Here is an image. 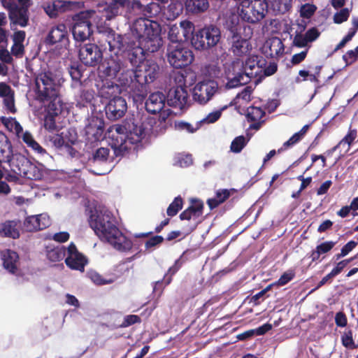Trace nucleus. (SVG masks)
<instances>
[{"label": "nucleus", "instance_id": "nucleus-8", "mask_svg": "<svg viewBox=\"0 0 358 358\" xmlns=\"http://www.w3.org/2000/svg\"><path fill=\"white\" fill-rule=\"evenodd\" d=\"M267 8L266 0H245L242 2L239 16L245 22L255 24L264 18Z\"/></svg>", "mask_w": 358, "mask_h": 358}, {"label": "nucleus", "instance_id": "nucleus-47", "mask_svg": "<svg viewBox=\"0 0 358 358\" xmlns=\"http://www.w3.org/2000/svg\"><path fill=\"white\" fill-rule=\"evenodd\" d=\"M245 138L243 136L236 137L231 143V151L234 153L240 152L245 146Z\"/></svg>", "mask_w": 358, "mask_h": 358}, {"label": "nucleus", "instance_id": "nucleus-54", "mask_svg": "<svg viewBox=\"0 0 358 358\" xmlns=\"http://www.w3.org/2000/svg\"><path fill=\"white\" fill-rule=\"evenodd\" d=\"M164 241V238L162 236L156 235L150 237L145 243V248L146 250H149L150 248H155L157 245H161Z\"/></svg>", "mask_w": 358, "mask_h": 358}, {"label": "nucleus", "instance_id": "nucleus-42", "mask_svg": "<svg viewBox=\"0 0 358 358\" xmlns=\"http://www.w3.org/2000/svg\"><path fill=\"white\" fill-rule=\"evenodd\" d=\"M341 343L346 348L355 349L358 347V344L355 343L352 330L350 329H345L341 335Z\"/></svg>", "mask_w": 358, "mask_h": 358}, {"label": "nucleus", "instance_id": "nucleus-22", "mask_svg": "<svg viewBox=\"0 0 358 358\" xmlns=\"http://www.w3.org/2000/svg\"><path fill=\"white\" fill-rule=\"evenodd\" d=\"M188 92L187 89L172 87L169 90L166 101L169 106L182 109L187 103Z\"/></svg>", "mask_w": 358, "mask_h": 358}, {"label": "nucleus", "instance_id": "nucleus-61", "mask_svg": "<svg viewBox=\"0 0 358 358\" xmlns=\"http://www.w3.org/2000/svg\"><path fill=\"white\" fill-rule=\"evenodd\" d=\"M80 99L83 102V106L85 104L90 103L94 99V92L92 90H83L80 93Z\"/></svg>", "mask_w": 358, "mask_h": 358}, {"label": "nucleus", "instance_id": "nucleus-51", "mask_svg": "<svg viewBox=\"0 0 358 358\" xmlns=\"http://www.w3.org/2000/svg\"><path fill=\"white\" fill-rule=\"evenodd\" d=\"M336 242L333 241H327L321 243L316 246V249L320 253L322 256L329 252L336 245Z\"/></svg>", "mask_w": 358, "mask_h": 358}, {"label": "nucleus", "instance_id": "nucleus-39", "mask_svg": "<svg viewBox=\"0 0 358 358\" xmlns=\"http://www.w3.org/2000/svg\"><path fill=\"white\" fill-rule=\"evenodd\" d=\"M13 147L10 141H6L0 142V159L2 162L8 163L10 165L13 159Z\"/></svg>", "mask_w": 358, "mask_h": 358}, {"label": "nucleus", "instance_id": "nucleus-63", "mask_svg": "<svg viewBox=\"0 0 358 358\" xmlns=\"http://www.w3.org/2000/svg\"><path fill=\"white\" fill-rule=\"evenodd\" d=\"M0 60L6 64H10L13 62V57L5 45L0 48Z\"/></svg>", "mask_w": 358, "mask_h": 358}, {"label": "nucleus", "instance_id": "nucleus-6", "mask_svg": "<svg viewBox=\"0 0 358 358\" xmlns=\"http://www.w3.org/2000/svg\"><path fill=\"white\" fill-rule=\"evenodd\" d=\"M159 66L153 60H145L135 70V80L138 83L137 92L134 94L143 98L146 92V85L153 83L159 73Z\"/></svg>", "mask_w": 358, "mask_h": 358}, {"label": "nucleus", "instance_id": "nucleus-4", "mask_svg": "<svg viewBox=\"0 0 358 358\" xmlns=\"http://www.w3.org/2000/svg\"><path fill=\"white\" fill-rule=\"evenodd\" d=\"M99 13L95 10H86L79 12L72 17V34L77 41H85L92 34V23L96 22Z\"/></svg>", "mask_w": 358, "mask_h": 358}, {"label": "nucleus", "instance_id": "nucleus-41", "mask_svg": "<svg viewBox=\"0 0 358 358\" xmlns=\"http://www.w3.org/2000/svg\"><path fill=\"white\" fill-rule=\"evenodd\" d=\"M265 114L260 107L250 106L247 109L246 118L248 122H257L261 120Z\"/></svg>", "mask_w": 358, "mask_h": 358}, {"label": "nucleus", "instance_id": "nucleus-10", "mask_svg": "<svg viewBox=\"0 0 358 358\" xmlns=\"http://www.w3.org/2000/svg\"><path fill=\"white\" fill-rule=\"evenodd\" d=\"M132 30V28L131 29ZM136 35L131 31V33L120 34L110 29L106 34V42L108 45L110 52L118 55L119 52H126L128 49L135 45Z\"/></svg>", "mask_w": 358, "mask_h": 358}, {"label": "nucleus", "instance_id": "nucleus-27", "mask_svg": "<svg viewBox=\"0 0 358 358\" xmlns=\"http://www.w3.org/2000/svg\"><path fill=\"white\" fill-rule=\"evenodd\" d=\"M3 266L10 273H16L18 271L19 255L12 250L6 249L1 252Z\"/></svg>", "mask_w": 358, "mask_h": 358}, {"label": "nucleus", "instance_id": "nucleus-25", "mask_svg": "<svg viewBox=\"0 0 358 358\" xmlns=\"http://www.w3.org/2000/svg\"><path fill=\"white\" fill-rule=\"evenodd\" d=\"M166 100V97L162 92H153L145 101V109L150 114L159 113L165 107Z\"/></svg>", "mask_w": 358, "mask_h": 358}, {"label": "nucleus", "instance_id": "nucleus-40", "mask_svg": "<svg viewBox=\"0 0 358 358\" xmlns=\"http://www.w3.org/2000/svg\"><path fill=\"white\" fill-rule=\"evenodd\" d=\"M67 253L64 246H57L47 251V258L52 262L62 261Z\"/></svg>", "mask_w": 358, "mask_h": 358}, {"label": "nucleus", "instance_id": "nucleus-58", "mask_svg": "<svg viewBox=\"0 0 358 358\" xmlns=\"http://www.w3.org/2000/svg\"><path fill=\"white\" fill-rule=\"evenodd\" d=\"M3 105L9 113H15L17 112L15 106V93L3 98Z\"/></svg>", "mask_w": 358, "mask_h": 358}, {"label": "nucleus", "instance_id": "nucleus-15", "mask_svg": "<svg viewBox=\"0 0 358 358\" xmlns=\"http://www.w3.org/2000/svg\"><path fill=\"white\" fill-rule=\"evenodd\" d=\"M30 6H18L17 3H6L5 8L8 10L10 25L12 30H14V26L26 27L29 24Z\"/></svg>", "mask_w": 358, "mask_h": 358}, {"label": "nucleus", "instance_id": "nucleus-57", "mask_svg": "<svg viewBox=\"0 0 358 358\" xmlns=\"http://www.w3.org/2000/svg\"><path fill=\"white\" fill-rule=\"evenodd\" d=\"M294 277L295 273L294 271H287L280 277L275 284L278 286H284L294 279Z\"/></svg>", "mask_w": 358, "mask_h": 358}, {"label": "nucleus", "instance_id": "nucleus-32", "mask_svg": "<svg viewBox=\"0 0 358 358\" xmlns=\"http://www.w3.org/2000/svg\"><path fill=\"white\" fill-rule=\"evenodd\" d=\"M110 151L108 148H98L92 150L88 157V162L94 165L105 164L110 160Z\"/></svg>", "mask_w": 358, "mask_h": 358}, {"label": "nucleus", "instance_id": "nucleus-64", "mask_svg": "<svg viewBox=\"0 0 358 358\" xmlns=\"http://www.w3.org/2000/svg\"><path fill=\"white\" fill-rule=\"evenodd\" d=\"M69 73L71 75V78L76 81L80 80L81 77L83 76L82 71L78 65L71 66L69 69Z\"/></svg>", "mask_w": 358, "mask_h": 358}, {"label": "nucleus", "instance_id": "nucleus-31", "mask_svg": "<svg viewBox=\"0 0 358 358\" xmlns=\"http://www.w3.org/2000/svg\"><path fill=\"white\" fill-rule=\"evenodd\" d=\"M121 92L120 87L114 82L106 80L98 90V93L101 98L110 99L113 97L119 96Z\"/></svg>", "mask_w": 358, "mask_h": 358}, {"label": "nucleus", "instance_id": "nucleus-3", "mask_svg": "<svg viewBox=\"0 0 358 358\" xmlns=\"http://www.w3.org/2000/svg\"><path fill=\"white\" fill-rule=\"evenodd\" d=\"M89 223L101 241L107 242L120 252H129L132 241L125 236L115 224V218L108 211L92 213Z\"/></svg>", "mask_w": 358, "mask_h": 358}, {"label": "nucleus", "instance_id": "nucleus-50", "mask_svg": "<svg viewBox=\"0 0 358 358\" xmlns=\"http://www.w3.org/2000/svg\"><path fill=\"white\" fill-rule=\"evenodd\" d=\"M358 59V45L354 49L348 50L343 55V59L346 66H349L355 62Z\"/></svg>", "mask_w": 358, "mask_h": 358}, {"label": "nucleus", "instance_id": "nucleus-28", "mask_svg": "<svg viewBox=\"0 0 358 358\" xmlns=\"http://www.w3.org/2000/svg\"><path fill=\"white\" fill-rule=\"evenodd\" d=\"M320 36V32L316 27H312L303 35H294L292 45L297 48H304L309 43L315 41Z\"/></svg>", "mask_w": 358, "mask_h": 358}, {"label": "nucleus", "instance_id": "nucleus-45", "mask_svg": "<svg viewBox=\"0 0 358 358\" xmlns=\"http://www.w3.org/2000/svg\"><path fill=\"white\" fill-rule=\"evenodd\" d=\"M168 19L174 20L182 10V6L181 3L171 2L167 7Z\"/></svg>", "mask_w": 358, "mask_h": 358}, {"label": "nucleus", "instance_id": "nucleus-7", "mask_svg": "<svg viewBox=\"0 0 358 358\" xmlns=\"http://www.w3.org/2000/svg\"><path fill=\"white\" fill-rule=\"evenodd\" d=\"M220 38V29L216 25L209 24L192 31L191 44L196 50H205L215 46Z\"/></svg>", "mask_w": 358, "mask_h": 358}, {"label": "nucleus", "instance_id": "nucleus-21", "mask_svg": "<svg viewBox=\"0 0 358 358\" xmlns=\"http://www.w3.org/2000/svg\"><path fill=\"white\" fill-rule=\"evenodd\" d=\"M75 4L71 1L54 0L45 3L43 8L50 18L55 19L59 15L71 10Z\"/></svg>", "mask_w": 358, "mask_h": 358}, {"label": "nucleus", "instance_id": "nucleus-29", "mask_svg": "<svg viewBox=\"0 0 358 358\" xmlns=\"http://www.w3.org/2000/svg\"><path fill=\"white\" fill-rule=\"evenodd\" d=\"M103 129V123L101 121L98 119L92 120L85 127V134L88 141H98L102 136Z\"/></svg>", "mask_w": 358, "mask_h": 358}, {"label": "nucleus", "instance_id": "nucleus-16", "mask_svg": "<svg viewBox=\"0 0 358 358\" xmlns=\"http://www.w3.org/2000/svg\"><path fill=\"white\" fill-rule=\"evenodd\" d=\"M80 62L87 66H96L103 59V52L94 43H87L80 46L79 50Z\"/></svg>", "mask_w": 358, "mask_h": 358}, {"label": "nucleus", "instance_id": "nucleus-26", "mask_svg": "<svg viewBox=\"0 0 358 358\" xmlns=\"http://www.w3.org/2000/svg\"><path fill=\"white\" fill-rule=\"evenodd\" d=\"M20 221L18 220H6L0 223V235L13 239L20 236Z\"/></svg>", "mask_w": 358, "mask_h": 358}, {"label": "nucleus", "instance_id": "nucleus-34", "mask_svg": "<svg viewBox=\"0 0 358 358\" xmlns=\"http://www.w3.org/2000/svg\"><path fill=\"white\" fill-rule=\"evenodd\" d=\"M182 264L183 262L181 257L176 259L174 264L169 268L167 273L164 275L163 280L156 282L154 289L155 290L158 287L162 288L163 284H164V287L169 285L172 281V276L180 270Z\"/></svg>", "mask_w": 358, "mask_h": 358}, {"label": "nucleus", "instance_id": "nucleus-35", "mask_svg": "<svg viewBox=\"0 0 358 358\" xmlns=\"http://www.w3.org/2000/svg\"><path fill=\"white\" fill-rule=\"evenodd\" d=\"M134 6L141 9L144 15L148 17H153L158 15L162 11V6L159 3L152 1L146 6H143L139 1H134Z\"/></svg>", "mask_w": 358, "mask_h": 358}, {"label": "nucleus", "instance_id": "nucleus-55", "mask_svg": "<svg viewBox=\"0 0 358 358\" xmlns=\"http://www.w3.org/2000/svg\"><path fill=\"white\" fill-rule=\"evenodd\" d=\"M317 10V7L313 4L306 3L302 6L300 10L301 17L309 19Z\"/></svg>", "mask_w": 358, "mask_h": 358}, {"label": "nucleus", "instance_id": "nucleus-43", "mask_svg": "<svg viewBox=\"0 0 358 358\" xmlns=\"http://www.w3.org/2000/svg\"><path fill=\"white\" fill-rule=\"evenodd\" d=\"M183 200L180 196L176 197L170 203L166 210V213L169 217H173L182 209Z\"/></svg>", "mask_w": 358, "mask_h": 358}, {"label": "nucleus", "instance_id": "nucleus-24", "mask_svg": "<svg viewBox=\"0 0 358 358\" xmlns=\"http://www.w3.org/2000/svg\"><path fill=\"white\" fill-rule=\"evenodd\" d=\"M230 40L231 50L234 55L243 57L246 55L252 50L249 41L243 38L240 34L231 31Z\"/></svg>", "mask_w": 358, "mask_h": 358}, {"label": "nucleus", "instance_id": "nucleus-5", "mask_svg": "<svg viewBox=\"0 0 358 358\" xmlns=\"http://www.w3.org/2000/svg\"><path fill=\"white\" fill-rule=\"evenodd\" d=\"M143 134L144 130L137 125L134 126L132 130H129L127 135L109 134L110 145L115 156L122 157L129 153L133 145L141 141Z\"/></svg>", "mask_w": 358, "mask_h": 358}, {"label": "nucleus", "instance_id": "nucleus-56", "mask_svg": "<svg viewBox=\"0 0 358 358\" xmlns=\"http://www.w3.org/2000/svg\"><path fill=\"white\" fill-rule=\"evenodd\" d=\"M63 132L61 134H55L50 137V141L52 145L57 148H61L63 146L69 147V143L66 142L63 135Z\"/></svg>", "mask_w": 358, "mask_h": 358}, {"label": "nucleus", "instance_id": "nucleus-11", "mask_svg": "<svg viewBox=\"0 0 358 358\" xmlns=\"http://www.w3.org/2000/svg\"><path fill=\"white\" fill-rule=\"evenodd\" d=\"M167 59L175 69H182L190 65L194 59L193 52L181 44L169 46L167 50Z\"/></svg>", "mask_w": 358, "mask_h": 358}, {"label": "nucleus", "instance_id": "nucleus-20", "mask_svg": "<svg viewBox=\"0 0 358 358\" xmlns=\"http://www.w3.org/2000/svg\"><path fill=\"white\" fill-rule=\"evenodd\" d=\"M45 43L52 45L59 43L61 48H67L69 44L68 31L64 24H59L53 27L47 35Z\"/></svg>", "mask_w": 358, "mask_h": 358}, {"label": "nucleus", "instance_id": "nucleus-38", "mask_svg": "<svg viewBox=\"0 0 358 358\" xmlns=\"http://www.w3.org/2000/svg\"><path fill=\"white\" fill-rule=\"evenodd\" d=\"M234 74V77L229 78L227 83L226 86L227 88H235L240 85H246L250 82V79H249L247 76L244 75L241 70L236 71V69H235Z\"/></svg>", "mask_w": 358, "mask_h": 358}, {"label": "nucleus", "instance_id": "nucleus-17", "mask_svg": "<svg viewBox=\"0 0 358 358\" xmlns=\"http://www.w3.org/2000/svg\"><path fill=\"white\" fill-rule=\"evenodd\" d=\"M87 263V258L78 250L73 243H71L67 248V257L65 258L66 265L72 270L83 272Z\"/></svg>", "mask_w": 358, "mask_h": 358}, {"label": "nucleus", "instance_id": "nucleus-19", "mask_svg": "<svg viewBox=\"0 0 358 358\" xmlns=\"http://www.w3.org/2000/svg\"><path fill=\"white\" fill-rule=\"evenodd\" d=\"M127 104L122 96L110 99L105 106L106 115L110 120H116L123 117L127 112Z\"/></svg>", "mask_w": 358, "mask_h": 358}, {"label": "nucleus", "instance_id": "nucleus-48", "mask_svg": "<svg viewBox=\"0 0 358 358\" xmlns=\"http://www.w3.org/2000/svg\"><path fill=\"white\" fill-rule=\"evenodd\" d=\"M37 218L35 215L28 216L24 220L23 226L27 231H39L36 223Z\"/></svg>", "mask_w": 358, "mask_h": 358}, {"label": "nucleus", "instance_id": "nucleus-14", "mask_svg": "<svg viewBox=\"0 0 358 358\" xmlns=\"http://www.w3.org/2000/svg\"><path fill=\"white\" fill-rule=\"evenodd\" d=\"M218 91V83L214 80L198 83L193 90V99L200 104H206Z\"/></svg>", "mask_w": 358, "mask_h": 358}, {"label": "nucleus", "instance_id": "nucleus-49", "mask_svg": "<svg viewBox=\"0 0 358 358\" xmlns=\"http://www.w3.org/2000/svg\"><path fill=\"white\" fill-rule=\"evenodd\" d=\"M36 217L37 220L36 223L38 226V229L40 230H43L44 229L48 228L51 224V220L48 215L45 213H41L39 215H35Z\"/></svg>", "mask_w": 358, "mask_h": 358}, {"label": "nucleus", "instance_id": "nucleus-62", "mask_svg": "<svg viewBox=\"0 0 358 358\" xmlns=\"http://www.w3.org/2000/svg\"><path fill=\"white\" fill-rule=\"evenodd\" d=\"M335 323L339 327H346L348 324L346 315L342 311L338 312L335 315Z\"/></svg>", "mask_w": 358, "mask_h": 358}, {"label": "nucleus", "instance_id": "nucleus-13", "mask_svg": "<svg viewBox=\"0 0 358 358\" xmlns=\"http://www.w3.org/2000/svg\"><path fill=\"white\" fill-rule=\"evenodd\" d=\"M126 64V61L122 59L118 55L114 54L103 59L99 66V71L103 77L115 79L121 71H124Z\"/></svg>", "mask_w": 358, "mask_h": 358}, {"label": "nucleus", "instance_id": "nucleus-18", "mask_svg": "<svg viewBox=\"0 0 358 358\" xmlns=\"http://www.w3.org/2000/svg\"><path fill=\"white\" fill-rule=\"evenodd\" d=\"M130 0H111L105 5L102 10H96L99 13L98 18H104L105 21L111 20L122 14L124 9L130 6Z\"/></svg>", "mask_w": 358, "mask_h": 358}, {"label": "nucleus", "instance_id": "nucleus-12", "mask_svg": "<svg viewBox=\"0 0 358 358\" xmlns=\"http://www.w3.org/2000/svg\"><path fill=\"white\" fill-rule=\"evenodd\" d=\"M203 203L201 200L193 199L191 200L190 206L180 213L179 217L181 220L190 222V224L187 226V234L195 230L201 222V217L203 215Z\"/></svg>", "mask_w": 358, "mask_h": 358}, {"label": "nucleus", "instance_id": "nucleus-23", "mask_svg": "<svg viewBox=\"0 0 358 358\" xmlns=\"http://www.w3.org/2000/svg\"><path fill=\"white\" fill-rule=\"evenodd\" d=\"M285 45L282 40L277 36L268 38L263 47V53L270 58H277L284 53Z\"/></svg>", "mask_w": 358, "mask_h": 358}, {"label": "nucleus", "instance_id": "nucleus-2", "mask_svg": "<svg viewBox=\"0 0 358 358\" xmlns=\"http://www.w3.org/2000/svg\"><path fill=\"white\" fill-rule=\"evenodd\" d=\"M35 82L36 99L43 103L47 102L44 105L43 127L49 132L56 131L58 130L56 117L62 113L65 105L61 97V85L51 72L39 73Z\"/></svg>", "mask_w": 358, "mask_h": 358}, {"label": "nucleus", "instance_id": "nucleus-44", "mask_svg": "<svg viewBox=\"0 0 358 358\" xmlns=\"http://www.w3.org/2000/svg\"><path fill=\"white\" fill-rule=\"evenodd\" d=\"M357 136L356 129H350L348 134L340 141V142L334 148V150H336L338 147L348 145V148L351 145L352 142L355 140Z\"/></svg>", "mask_w": 358, "mask_h": 358}, {"label": "nucleus", "instance_id": "nucleus-30", "mask_svg": "<svg viewBox=\"0 0 358 358\" xmlns=\"http://www.w3.org/2000/svg\"><path fill=\"white\" fill-rule=\"evenodd\" d=\"M236 192L235 189H219L215 192V196L210 198L206 203L210 210L216 208L220 205L225 202L231 195Z\"/></svg>", "mask_w": 358, "mask_h": 358}, {"label": "nucleus", "instance_id": "nucleus-1", "mask_svg": "<svg viewBox=\"0 0 358 358\" xmlns=\"http://www.w3.org/2000/svg\"><path fill=\"white\" fill-rule=\"evenodd\" d=\"M132 31L136 35L135 45L126 52L133 66L145 61L148 52H157L163 45L161 26L155 20L138 18L132 24Z\"/></svg>", "mask_w": 358, "mask_h": 358}, {"label": "nucleus", "instance_id": "nucleus-37", "mask_svg": "<svg viewBox=\"0 0 358 358\" xmlns=\"http://www.w3.org/2000/svg\"><path fill=\"white\" fill-rule=\"evenodd\" d=\"M309 129V125H304L301 129L293 134L287 141H285L281 148L278 150V154L282 153V152L288 150L292 148L293 145L299 143L305 136L306 133Z\"/></svg>", "mask_w": 358, "mask_h": 358}, {"label": "nucleus", "instance_id": "nucleus-52", "mask_svg": "<svg viewBox=\"0 0 358 358\" xmlns=\"http://www.w3.org/2000/svg\"><path fill=\"white\" fill-rule=\"evenodd\" d=\"M350 16V10L347 8H342L334 15V22L336 24H341L348 20Z\"/></svg>", "mask_w": 358, "mask_h": 358}, {"label": "nucleus", "instance_id": "nucleus-9", "mask_svg": "<svg viewBox=\"0 0 358 358\" xmlns=\"http://www.w3.org/2000/svg\"><path fill=\"white\" fill-rule=\"evenodd\" d=\"M267 62L262 56L252 55L249 57L245 62L238 61L233 63V71L235 69L241 70L244 75L247 76L250 80L252 78H257L259 82L262 78V70L266 65Z\"/></svg>", "mask_w": 358, "mask_h": 358}, {"label": "nucleus", "instance_id": "nucleus-46", "mask_svg": "<svg viewBox=\"0 0 358 358\" xmlns=\"http://www.w3.org/2000/svg\"><path fill=\"white\" fill-rule=\"evenodd\" d=\"M88 277L97 285L111 284L114 282L113 279H106L96 271H90L88 273Z\"/></svg>", "mask_w": 358, "mask_h": 358}, {"label": "nucleus", "instance_id": "nucleus-60", "mask_svg": "<svg viewBox=\"0 0 358 358\" xmlns=\"http://www.w3.org/2000/svg\"><path fill=\"white\" fill-rule=\"evenodd\" d=\"M253 92V88L251 86H246L240 93L236 95V99H241L246 102L251 101V94Z\"/></svg>", "mask_w": 358, "mask_h": 358}, {"label": "nucleus", "instance_id": "nucleus-53", "mask_svg": "<svg viewBox=\"0 0 358 358\" xmlns=\"http://www.w3.org/2000/svg\"><path fill=\"white\" fill-rule=\"evenodd\" d=\"M357 243L355 241H350L348 242L341 250V252L336 255V259H339L341 257L348 255L356 246Z\"/></svg>", "mask_w": 358, "mask_h": 358}, {"label": "nucleus", "instance_id": "nucleus-36", "mask_svg": "<svg viewBox=\"0 0 358 358\" xmlns=\"http://www.w3.org/2000/svg\"><path fill=\"white\" fill-rule=\"evenodd\" d=\"M134 75L135 71L129 69L126 64L124 71H121L117 76L118 81L122 86L133 89L138 85V83L135 80Z\"/></svg>", "mask_w": 358, "mask_h": 358}, {"label": "nucleus", "instance_id": "nucleus-59", "mask_svg": "<svg viewBox=\"0 0 358 358\" xmlns=\"http://www.w3.org/2000/svg\"><path fill=\"white\" fill-rule=\"evenodd\" d=\"M141 319L138 315H128L124 317L122 323L120 324V327L124 328L129 327L136 323H141Z\"/></svg>", "mask_w": 358, "mask_h": 358}, {"label": "nucleus", "instance_id": "nucleus-33", "mask_svg": "<svg viewBox=\"0 0 358 358\" xmlns=\"http://www.w3.org/2000/svg\"><path fill=\"white\" fill-rule=\"evenodd\" d=\"M210 0H186L185 6L186 10L192 14H201L210 7Z\"/></svg>", "mask_w": 358, "mask_h": 358}]
</instances>
